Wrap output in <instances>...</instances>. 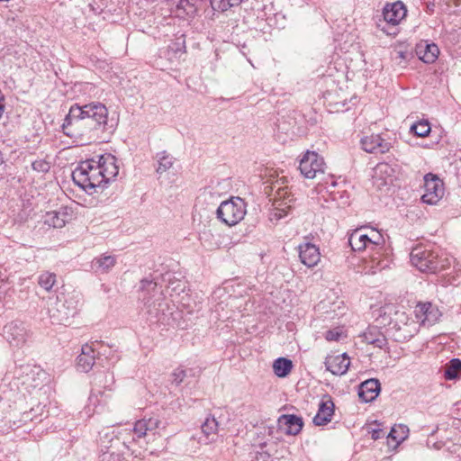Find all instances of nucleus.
Returning <instances> with one entry per match:
<instances>
[{
  "label": "nucleus",
  "mask_w": 461,
  "mask_h": 461,
  "mask_svg": "<svg viewBox=\"0 0 461 461\" xmlns=\"http://www.w3.org/2000/svg\"><path fill=\"white\" fill-rule=\"evenodd\" d=\"M397 54H398V57H399L400 59H405V54H404V52H402V51H399Z\"/></svg>",
  "instance_id": "45"
},
{
  "label": "nucleus",
  "mask_w": 461,
  "mask_h": 461,
  "mask_svg": "<svg viewBox=\"0 0 461 461\" xmlns=\"http://www.w3.org/2000/svg\"><path fill=\"white\" fill-rule=\"evenodd\" d=\"M460 371L461 360L458 358H453L445 366L444 377L447 380H454L457 378Z\"/></svg>",
  "instance_id": "31"
},
{
  "label": "nucleus",
  "mask_w": 461,
  "mask_h": 461,
  "mask_svg": "<svg viewBox=\"0 0 461 461\" xmlns=\"http://www.w3.org/2000/svg\"><path fill=\"white\" fill-rule=\"evenodd\" d=\"M5 95L0 90V119L2 118L5 109Z\"/></svg>",
  "instance_id": "42"
},
{
  "label": "nucleus",
  "mask_w": 461,
  "mask_h": 461,
  "mask_svg": "<svg viewBox=\"0 0 461 461\" xmlns=\"http://www.w3.org/2000/svg\"><path fill=\"white\" fill-rule=\"evenodd\" d=\"M139 299L149 308L155 306L156 303L162 299V293L154 281L145 278L140 281Z\"/></svg>",
  "instance_id": "14"
},
{
  "label": "nucleus",
  "mask_w": 461,
  "mask_h": 461,
  "mask_svg": "<svg viewBox=\"0 0 461 461\" xmlns=\"http://www.w3.org/2000/svg\"><path fill=\"white\" fill-rule=\"evenodd\" d=\"M247 213V204L240 197H231L221 203L216 210V218L223 224L232 227L240 222Z\"/></svg>",
  "instance_id": "8"
},
{
  "label": "nucleus",
  "mask_w": 461,
  "mask_h": 461,
  "mask_svg": "<svg viewBox=\"0 0 461 461\" xmlns=\"http://www.w3.org/2000/svg\"><path fill=\"white\" fill-rule=\"evenodd\" d=\"M342 336V330L339 328H336L333 330H330L325 334V339L329 341H338L340 339Z\"/></svg>",
  "instance_id": "39"
},
{
  "label": "nucleus",
  "mask_w": 461,
  "mask_h": 461,
  "mask_svg": "<svg viewBox=\"0 0 461 461\" xmlns=\"http://www.w3.org/2000/svg\"><path fill=\"white\" fill-rule=\"evenodd\" d=\"M445 188L441 179L432 174L424 176V194L421 196L423 203L437 204L444 196Z\"/></svg>",
  "instance_id": "12"
},
{
  "label": "nucleus",
  "mask_w": 461,
  "mask_h": 461,
  "mask_svg": "<svg viewBox=\"0 0 461 461\" xmlns=\"http://www.w3.org/2000/svg\"><path fill=\"white\" fill-rule=\"evenodd\" d=\"M279 180L272 183L269 195L272 200V209L269 213L271 221H278L288 215L293 207L294 195L287 185H283Z\"/></svg>",
  "instance_id": "7"
},
{
  "label": "nucleus",
  "mask_w": 461,
  "mask_h": 461,
  "mask_svg": "<svg viewBox=\"0 0 461 461\" xmlns=\"http://www.w3.org/2000/svg\"><path fill=\"white\" fill-rule=\"evenodd\" d=\"M394 178V169L388 163H379L374 168L373 184L380 190L391 185Z\"/></svg>",
  "instance_id": "16"
},
{
  "label": "nucleus",
  "mask_w": 461,
  "mask_h": 461,
  "mask_svg": "<svg viewBox=\"0 0 461 461\" xmlns=\"http://www.w3.org/2000/svg\"><path fill=\"white\" fill-rule=\"evenodd\" d=\"M113 437L109 436L108 433L100 437V447L102 454L100 455V461H115L114 452L113 448Z\"/></svg>",
  "instance_id": "27"
},
{
  "label": "nucleus",
  "mask_w": 461,
  "mask_h": 461,
  "mask_svg": "<svg viewBox=\"0 0 461 461\" xmlns=\"http://www.w3.org/2000/svg\"><path fill=\"white\" fill-rule=\"evenodd\" d=\"M380 389L379 381L377 379L371 378L360 384L358 396L363 402H369L378 396Z\"/></svg>",
  "instance_id": "22"
},
{
  "label": "nucleus",
  "mask_w": 461,
  "mask_h": 461,
  "mask_svg": "<svg viewBox=\"0 0 461 461\" xmlns=\"http://www.w3.org/2000/svg\"><path fill=\"white\" fill-rule=\"evenodd\" d=\"M348 243L354 251H369V259L365 263V269L368 274L374 275L382 271L392 263L385 240L383 234L375 229L359 228L353 230L349 235Z\"/></svg>",
  "instance_id": "2"
},
{
  "label": "nucleus",
  "mask_w": 461,
  "mask_h": 461,
  "mask_svg": "<svg viewBox=\"0 0 461 461\" xmlns=\"http://www.w3.org/2000/svg\"><path fill=\"white\" fill-rule=\"evenodd\" d=\"M27 368H30V373L32 375H45V373L42 372L39 367H36V366H33V367H30V366H27Z\"/></svg>",
  "instance_id": "43"
},
{
  "label": "nucleus",
  "mask_w": 461,
  "mask_h": 461,
  "mask_svg": "<svg viewBox=\"0 0 461 461\" xmlns=\"http://www.w3.org/2000/svg\"><path fill=\"white\" fill-rule=\"evenodd\" d=\"M385 435V432L382 429H373L371 431V438L374 440H377L379 438H384Z\"/></svg>",
  "instance_id": "41"
},
{
  "label": "nucleus",
  "mask_w": 461,
  "mask_h": 461,
  "mask_svg": "<svg viewBox=\"0 0 461 461\" xmlns=\"http://www.w3.org/2000/svg\"><path fill=\"white\" fill-rule=\"evenodd\" d=\"M192 372V369H185L182 366L176 368L170 375L171 384L178 386L181 383L185 381V379L188 376L189 373Z\"/></svg>",
  "instance_id": "37"
},
{
  "label": "nucleus",
  "mask_w": 461,
  "mask_h": 461,
  "mask_svg": "<svg viewBox=\"0 0 461 461\" xmlns=\"http://www.w3.org/2000/svg\"><path fill=\"white\" fill-rule=\"evenodd\" d=\"M2 335L11 347L21 348L30 339L31 331L24 322L13 321L4 326Z\"/></svg>",
  "instance_id": "10"
},
{
  "label": "nucleus",
  "mask_w": 461,
  "mask_h": 461,
  "mask_svg": "<svg viewBox=\"0 0 461 461\" xmlns=\"http://www.w3.org/2000/svg\"><path fill=\"white\" fill-rule=\"evenodd\" d=\"M75 184L89 194L104 188L115 178V156L104 153L98 161L89 159L81 162L72 173Z\"/></svg>",
  "instance_id": "3"
},
{
  "label": "nucleus",
  "mask_w": 461,
  "mask_h": 461,
  "mask_svg": "<svg viewBox=\"0 0 461 461\" xmlns=\"http://www.w3.org/2000/svg\"><path fill=\"white\" fill-rule=\"evenodd\" d=\"M430 131L431 127L428 120H420L411 126V131L421 138L428 136Z\"/></svg>",
  "instance_id": "35"
},
{
  "label": "nucleus",
  "mask_w": 461,
  "mask_h": 461,
  "mask_svg": "<svg viewBox=\"0 0 461 461\" xmlns=\"http://www.w3.org/2000/svg\"><path fill=\"white\" fill-rule=\"evenodd\" d=\"M95 348L90 344L82 346L81 353L77 358V368L80 372L87 373L96 364Z\"/></svg>",
  "instance_id": "19"
},
{
  "label": "nucleus",
  "mask_w": 461,
  "mask_h": 461,
  "mask_svg": "<svg viewBox=\"0 0 461 461\" xmlns=\"http://www.w3.org/2000/svg\"><path fill=\"white\" fill-rule=\"evenodd\" d=\"M32 167L33 170L38 172H48L50 170V165L44 160H36L32 162Z\"/></svg>",
  "instance_id": "40"
},
{
  "label": "nucleus",
  "mask_w": 461,
  "mask_h": 461,
  "mask_svg": "<svg viewBox=\"0 0 461 461\" xmlns=\"http://www.w3.org/2000/svg\"><path fill=\"white\" fill-rule=\"evenodd\" d=\"M119 435H120V436H117V439H120V438H121V437L122 436V431H120V432H119Z\"/></svg>",
  "instance_id": "46"
},
{
  "label": "nucleus",
  "mask_w": 461,
  "mask_h": 461,
  "mask_svg": "<svg viewBox=\"0 0 461 461\" xmlns=\"http://www.w3.org/2000/svg\"><path fill=\"white\" fill-rule=\"evenodd\" d=\"M157 158L158 163V167L156 169L157 173L162 174L172 167L174 164V158L166 151L158 153Z\"/></svg>",
  "instance_id": "34"
},
{
  "label": "nucleus",
  "mask_w": 461,
  "mask_h": 461,
  "mask_svg": "<svg viewBox=\"0 0 461 461\" xmlns=\"http://www.w3.org/2000/svg\"><path fill=\"white\" fill-rule=\"evenodd\" d=\"M416 53L423 62L433 63L439 54L438 47L434 43L422 42L416 48Z\"/></svg>",
  "instance_id": "23"
},
{
  "label": "nucleus",
  "mask_w": 461,
  "mask_h": 461,
  "mask_svg": "<svg viewBox=\"0 0 461 461\" xmlns=\"http://www.w3.org/2000/svg\"><path fill=\"white\" fill-rule=\"evenodd\" d=\"M299 257L301 262L308 267H313L318 265L321 260V253L319 248L311 243L304 242L299 245Z\"/></svg>",
  "instance_id": "17"
},
{
  "label": "nucleus",
  "mask_w": 461,
  "mask_h": 461,
  "mask_svg": "<svg viewBox=\"0 0 461 461\" xmlns=\"http://www.w3.org/2000/svg\"><path fill=\"white\" fill-rule=\"evenodd\" d=\"M411 262L420 272L436 273L447 268L450 259L441 250L415 248L411 252Z\"/></svg>",
  "instance_id": "6"
},
{
  "label": "nucleus",
  "mask_w": 461,
  "mask_h": 461,
  "mask_svg": "<svg viewBox=\"0 0 461 461\" xmlns=\"http://www.w3.org/2000/svg\"><path fill=\"white\" fill-rule=\"evenodd\" d=\"M376 322L381 326H388V331L399 342L409 340L419 331L418 321L411 314L395 310L393 306L381 308Z\"/></svg>",
  "instance_id": "4"
},
{
  "label": "nucleus",
  "mask_w": 461,
  "mask_h": 461,
  "mask_svg": "<svg viewBox=\"0 0 461 461\" xmlns=\"http://www.w3.org/2000/svg\"><path fill=\"white\" fill-rule=\"evenodd\" d=\"M57 283V276L54 273L46 271L38 277L39 285L45 291L50 292Z\"/></svg>",
  "instance_id": "32"
},
{
  "label": "nucleus",
  "mask_w": 461,
  "mask_h": 461,
  "mask_svg": "<svg viewBox=\"0 0 461 461\" xmlns=\"http://www.w3.org/2000/svg\"><path fill=\"white\" fill-rule=\"evenodd\" d=\"M158 419H142L135 422L132 431L136 438H140L144 437L149 430H153L158 426Z\"/></svg>",
  "instance_id": "24"
},
{
  "label": "nucleus",
  "mask_w": 461,
  "mask_h": 461,
  "mask_svg": "<svg viewBox=\"0 0 461 461\" xmlns=\"http://www.w3.org/2000/svg\"><path fill=\"white\" fill-rule=\"evenodd\" d=\"M407 8L402 1L388 3L383 9L384 20L377 26L387 35H397V25L406 17Z\"/></svg>",
  "instance_id": "9"
},
{
  "label": "nucleus",
  "mask_w": 461,
  "mask_h": 461,
  "mask_svg": "<svg viewBox=\"0 0 461 461\" xmlns=\"http://www.w3.org/2000/svg\"><path fill=\"white\" fill-rule=\"evenodd\" d=\"M324 167L323 158L315 151H306L299 162L301 174L309 179H313L318 174H322Z\"/></svg>",
  "instance_id": "11"
},
{
  "label": "nucleus",
  "mask_w": 461,
  "mask_h": 461,
  "mask_svg": "<svg viewBox=\"0 0 461 461\" xmlns=\"http://www.w3.org/2000/svg\"><path fill=\"white\" fill-rule=\"evenodd\" d=\"M46 221L54 228H62L66 223V220L60 217V212H57L48 213Z\"/></svg>",
  "instance_id": "38"
},
{
  "label": "nucleus",
  "mask_w": 461,
  "mask_h": 461,
  "mask_svg": "<svg viewBox=\"0 0 461 461\" xmlns=\"http://www.w3.org/2000/svg\"><path fill=\"white\" fill-rule=\"evenodd\" d=\"M334 402L330 397L322 399L319 405L317 414L313 418V423L316 426H324L330 422L334 414Z\"/></svg>",
  "instance_id": "21"
},
{
  "label": "nucleus",
  "mask_w": 461,
  "mask_h": 461,
  "mask_svg": "<svg viewBox=\"0 0 461 461\" xmlns=\"http://www.w3.org/2000/svg\"><path fill=\"white\" fill-rule=\"evenodd\" d=\"M409 434V429L406 425L398 424L394 425L389 434L387 435V442L388 445L391 444V441L394 442L393 447H397L407 437Z\"/></svg>",
  "instance_id": "26"
},
{
  "label": "nucleus",
  "mask_w": 461,
  "mask_h": 461,
  "mask_svg": "<svg viewBox=\"0 0 461 461\" xmlns=\"http://www.w3.org/2000/svg\"><path fill=\"white\" fill-rule=\"evenodd\" d=\"M303 426L301 417L294 414H284L278 418V427L287 435H297Z\"/></svg>",
  "instance_id": "20"
},
{
  "label": "nucleus",
  "mask_w": 461,
  "mask_h": 461,
  "mask_svg": "<svg viewBox=\"0 0 461 461\" xmlns=\"http://www.w3.org/2000/svg\"><path fill=\"white\" fill-rule=\"evenodd\" d=\"M28 420H32V419L31 418V413H23V420L25 422V421H27Z\"/></svg>",
  "instance_id": "44"
},
{
  "label": "nucleus",
  "mask_w": 461,
  "mask_h": 461,
  "mask_svg": "<svg viewBox=\"0 0 461 461\" xmlns=\"http://www.w3.org/2000/svg\"><path fill=\"white\" fill-rule=\"evenodd\" d=\"M364 340L370 345L380 349L384 348L387 345L385 336L376 328H370L364 333Z\"/></svg>",
  "instance_id": "25"
},
{
  "label": "nucleus",
  "mask_w": 461,
  "mask_h": 461,
  "mask_svg": "<svg viewBox=\"0 0 461 461\" xmlns=\"http://www.w3.org/2000/svg\"><path fill=\"white\" fill-rule=\"evenodd\" d=\"M80 294L76 292L60 293L48 305V313L53 324L68 326L77 312Z\"/></svg>",
  "instance_id": "5"
},
{
  "label": "nucleus",
  "mask_w": 461,
  "mask_h": 461,
  "mask_svg": "<svg viewBox=\"0 0 461 461\" xmlns=\"http://www.w3.org/2000/svg\"><path fill=\"white\" fill-rule=\"evenodd\" d=\"M107 108L100 103L73 104L61 125L63 133L77 145L90 143L94 131L107 122Z\"/></svg>",
  "instance_id": "1"
},
{
  "label": "nucleus",
  "mask_w": 461,
  "mask_h": 461,
  "mask_svg": "<svg viewBox=\"0 0 461 461\" xmlns=\"http://www.w3.org/2000/svg\"><path fill=\"white\" fill-rule=\"evenodd\" d=\"M415 321L420 326H432L440 318L441 312L431 303H419L414 309Z\"/></svg>",
  "instance_id": "13"
},
{
  "label": "nucleus",
  "mask_w": 461,
  "mask_h": 461,
  "mask_svg": "<svg viewBox=\"0 0 461 461\" xmlns=\"http://www.w3.org/2000/svg\"><path fill=\"white\" fill-rule=\"evenodd\" d=\"M241 2L242 0H210L212 8L221 13L240 5Z\"/></svg>",
  "instance_id": "33"
},
{
  "label": "nucleus",
  "mask_w": 461,
  "mask_h": 461,
  "mask_svg": "<svg viewBox=\"0 0 461 461\" xmlns=\"http://www.w3.org/2000/svg\"><path fill=\"white\" fill-rule=\"evenodd\" d=\"M350 360L346 353L329 356L325 360L327 370L336 375H345L348 370Z\"/></svg>",
  "instance_id": "18"
},
{
  "label": "nucleus",
  "mask_w": 461,
  "mask_h": 461,
  "mask_svg": "<svg viewBox=\"0 0 461 461\" xmlns=\"http://www.w3.org/2000/svg\"><path fill=\"white\" fill-rule=\"evenodd\" d=\"M122 443H123V445H124L127 448H129V447L126 445L125 438H123V442H122Z\"/></svg>",
  "instance_id": "47"
},
{
  "label": "nucleus",
  "mask_w": 461,
  "mask_h": 461,
  "mask_svg": "<svg viewBox=\"0 0 461 461\" xmlns=\"http://www.w3.org/2000/svg\"><path fill=\"white\" fill-rule=\"evenodd\" d=\"M114 264L115 258L113 257L104 256L93 261V267H95L96 272L106 273L113 268Z\"/></svg>",
  "instance_id": "30"
},
{
  "label": "nucleus",
  "mask_w": 461,
  "mask_h": 461,
  "mask_svg": "<svg viewBox=\"0 0 461 461\" xmlns=\"http://www.w3.org/2000/svg\"><path fill=\"white\" fill-rule=\"evenodd\" d=\"M218 421L215 420L214 417H207L204 422L202 424V431L207 438V439H209L210 441H213L214 437L217 435L218 432Z\"/></svg>",
  "instance_id": "29"
},
{
  "label": "nucleus",
  "mask_w": 461,
  "mask_h": 461,
  "mask_svg": "<svg viewBox=\"0 0 461 461\" xmlns=\"http://www.w3.org/2000/svg\"><path fill=\"white\" fill-rule=\"evenodd\" d=\"M292 368V361L285 357H279L273 363L274 373L278 377L287 376L291 373Z\"/></svg>",
  "instance_id": "28"
},
{
  "label": "nucleus",
  "mask_w": 461,
  "mask_h": 461,
  "mask_svg": "<svg viewBox=\"0 0 461 461\" xmlns=\"http://www.w3.org/2000/svg\"><path fill=\"white\" fill-rule=\"evenodd\" d=\"M362 149L368 153L384 154L391 149V143L380 134H371L361 139Z\"/></svg>",
  "instance_id": "15"
},
{
  "label": "nucleus",
  "mask_w": 461,
  "mask_h": 461,
  "mask_svg": "<svg viewBox=\"0 0 461 461\" xmlns=\"http://www.w3.org/2000/svg\"><path fill=\"white\" fill-rule=\"evenodd\" d=\"M90 345L94 346V348H95V352H97V354L99 356L97 357V359L100 362V365H102V366H103V360H104L102 358V357H104V358L107 360L113 356V350L108 345H104V343L97 342V341H95Z\"/></svg>",
  "instance_id": "36"
}]
</instances>
